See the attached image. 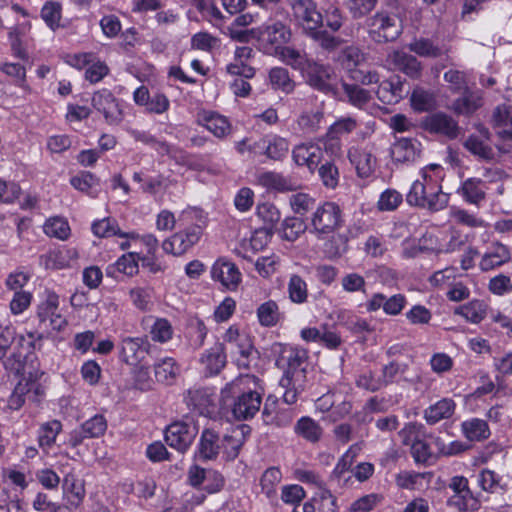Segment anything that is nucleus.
Wrapping results in <instances>:
<instances>
[{"instance_id":"obj_1","label":"nucleus","mask_w":512,"mask_h":512,"mask_svg":"<svg viewBox=\"0 0 512 512\" xmlns=\"http://www.w3.org/2000/svg\"><path fill=\"white\" fill-rule=\"evenodd\" d=\"M263 388L254 375H240L221 390L223 405L230 406L237 420L252 419L260 410Z\"/></svg>"},{"instance_id":"obj_2","label":"nucleus","mask_w":512,"mask_h":512,"mask_svg":"<svg viewBox=\"0 0 512 512\" xmlns=\"http://www.w3.org/2000/svg\"><path fill=\"white\" fill-rule=\"evenodd\" d=\"M179 221L182 224L191 225L185 230L173 234L162 244V248L166 253L175 256L184 254L199 242L203 234L205 215L203 210L196 207H189L181 211Z\"/></svg>"},{"instance_id":"obj_3","label":"nucleus","mask_w":512,"mask_h":512,"mask_svg":"<svg viewBox=\"0 0 512 512\" xmlns=\"http://www.w3.org/2000/svg\"><path fill=\"white\" fill-rule=\"evenodd\" d=\"M59 297L56 293L50 292L47 294L46 300L38 306L37 317L39 319V329L42 332H28L29 347L35 349L37 341L44 337L45 332L61 331L66 325L67 321L58 312Z\"/></svg>"},{"instance_id":"obj_4","label":"nucleus","mask_w":512,"mask_h":512,"mask_svg":"<svg viewBox=\"0 0 512 512\" xmlns=\"http://www.w3.org/2000/svg\"><path fill=\"white\" fill-rule=\"evenodd\" d=\"M370 38L378 44L395 41L402 33V25L395 14L379 11L366 20Z\"/></svg>"},{"instance_id":"obj_5","label":"nucleus","mask_w":512,"mask_h":512,"mask_svg":"<svg viewBox=\"0 0 512 512\" xmlns=\"http://www.w3.org/2000/svg\"><path fill=\"white\" fill-rule=\"evenodd\" d=\"M342 224V211L334 202H323L309 217V231L317 237L333 233Z\"/></svg>"},{"instance_id":"obj_6","label":"nucleus","mask_w":512,"mask_h":512,"mask_svg":"<svg viewBox=\"0 0 512 512\" xmlns=\"http://www.w3.org/2000/svg\"><path fill=\"white\" fill-rule=\"evenodd\" d=\"M291 38L290 27L281 21H269L258 27L257 42L260 50L267 55L277 54Z\"/></svg>"},{"instance_id":"obj_7","label":"nucleus","mask_w":512,"mask_h":512,"mask_svg":"<svg viewBox=\"0 0 512 512\" xmlns=\"http://www.w3.org/2000/svg\"><path fill=\"white\" fill-rule=\"evenodd\" d=\"M406 201L410 206L437 212L448 206L449 195L442 189L430 190L428 186L420 184V182H413L406 195Z\"/></svg>"},{"instance_id":"obj_8","label":"nucleus","mask_w":512,"mask_h":512,"mask_svg":"<svg viewBox=\"0 0 512 512\" xmlns=\"http://www.w3.org/2000/svg\"><path fill=\"white\" fill-rule=\"evenodd\" d=\"M306 357L304 349L280 345L276 366L283 370L282 377L294 379L296 382L306 381L305 369L302 368Z\"/></svg>"},{"instance_id":"obj_9","label":"nucleus","mask_w":512,"mask_h":512,"mask_svg":"<svg viewBox=\"0 0 512 512\" xmlns=\"http://www.w3.org/2000/svg\"><path fill=\"white\" fill-rule=\"evenodd\" d=\"M199 428L193 420L177 421L170 424L165 431L166 443L184 453L193 443Z\"/></svg>"},{"instance_id":"obj_10","label":"nucleus","mask_w":512,"mask_h":512,"mask_svg":"<svg viewBox=\"0 0 512 512\" xmlns=\"http://www.w3.org/2000/svg\"><path fill=\"white\" fill-rule=\"evenodd\" d=\"M292 15L303 28L305 34H309L316 28H321L322 16L313 0H288Z\"/></svg>"},{"instance_id":"obj_11","label":"nucleus","mask_w":512,"mask_h":512,"mask_svg":"<svg viewBox=\"0 0 512 512\" xmlns=\"http://www.w3.org/2000/svg\"><path fill=\"white\" fill-rule=\"evenodd\" d=\"M150 346L144 337H124L119 344V358L128 365L136 366L146 358Z\"/></svg>"},{"instance_id":"obj_12","label":"nucleus","mask_w":512,"mask_h":512,"mask_svg":"<svg viewBox=\"0 0 512 512\" xmlns=\"http://www.w3.org/2000/svg\"><path fill=\"white\" fill-rule=\"evenodd\" d=\"M92 105L103 114L107 123L116 125L122 121V111L116 98L109 90L103 89L95 92L92 97Z\"/></svg>"},{"instance_id":"obj_13","label":"nucleus","mask_w":512,"mask_h":512,"mask_svg":"<svg viewBox=\"0 0 512 512\" xmlns=\"http://www.w3.org/2000/svg\"><path fill=\"white\" fill-rule=\"evenodd\" d=\"M323 158V149L312 141L297 144L292 149V159L298 166H306L314 172Z\"/></svg>"},{"instance_id":"obj_14","label":"nucleus","mask_w":512,"mask_h":512,"mask_svg":"<svg viewBox=\"0 0 512 512\" xmlns=\"http://www.w3.org/2000/svg\"><path fill=\"white\" fill-rule=\"evenodd\" d=\"M255 56L252 47L239 46L234 51V58L226 66V72L231 76H240L245 79H251L255 76L256 69L250 65V60Z\"/></svg>"},{"instance_id":"obj_15","label":"nucleus","mask_w":512,"mask_h":512,"mask_svg":"<svg viewBox=\"0 0 512 512\" xmlns=\"http://www.w3.org/2000/svg\"><path fill=\"white\" fill-rule=\"evenodd\" d=\"M421 152V143L413 138H399L390 148V155L393 162L400 164L415 162L420 157Z\"/></svg>"},{"instance_id":"obj_16","label":"nucleus","mask_w":512,"mask_h":512,"mask_svg":"<svg viewBox=\"0 0 512 512\" xmlns=\"http://www.w3.org/2000/svg\"><path fill=\"white\" fill-rule=\"evenodd\" d=\"M303 70L306 81L311 87L325 93L333 90L330 83L333 70L330 66L316 62H307Z\"/></svg>"},{"instance_id":"obj_17","label":"nucleus","mask_w":512,"mask_h":512,"mask_svg":"<svg viewBox=\"0 0 512 512\" xmlns=\"http://www.w3.org/2000/svg\"><path fill=\"white\" fill-rule=\"evenodd\" d=\"M211 277L229 290H235L241 282V273L237 266L223 258L213 264Z\"/></svg>"},{"instance_id":"obj_18","label":"nucleus","mask_w":512,"mask_h":512,"mask_svg":"<svg viewBox=\"0 0 512 512\" xmlns=\"http://www.w3.org/2000/svg\"><path fill=\"white\" fill-rule=\"evenodd\" d=\"M227 357L222 343H215L205 350L199 359L202 370L206 376L218 375L225 367Z\"/></svg>"},{"instance_id":"obj_19","label":"nucleus","mask_w":512,"mask_h":512,"mask_svg":"<svg viewBox=\"0 0 512 512\" xmlns=\"http://www.w3.org/2000/svg\"><path fill=\"white\" fill-rule=\"evenodd\" d=\"M248 434V426L240 425L232 428L223 436L221 440V450L227 461H232L238 457L240 449L245 443Z\"/></svg>"},{"instance_id":"obj_20","label":"nucleus","mask_w":512,"mask_h":512,"mask_svg":"<svg viewBox=\"0 0 512 512\" xmlns=\"http://www.w3.org/2000/svg\"><path fill=\"white\" fill-rule=\"evenodd\" d=\"M63 496L67 501V507L77 509L81 506L85 495L84 480L77 478L74 474L68 473L63 478Z\"/></svg>"},{"instance_id":"obj_21","label":"nucleus","mask_w":512,"mask_h":512,"mask_svg":"<svg viewBox=\"0 0 512 512\" xmlns=\"http://www.w3.org/2000/svg\"><path fill=\"white\" fill-rule=\"evenodd\" d=\"M511 260L510 250L500 242H493L483 254L479 268L484 271H490L498 268Z\"/></svg>"},{"instance_id":"obj_22","label":"nucleus","mask_w":512,"mask_h":512,"mask_svg":"<svg viewBox=\"0 0 512 512\" xmlns=\"http://www.w3.org/2000/svg\"><path fill=\"white\" fill-rule=\"evenodd\" d=\"M425 126L428 131L441 134L449 139L457 138L460 133L458 123L445 113H435L429 116Z\"/></svg>"},{"instance_id":"obj_23","label":"nucleus","mask_w":512,"mask_h":512,"mask_svg":"<svg viewBox=\"0 0 512 512\" xmlns=\"http://www.w3.org/2000/svg\"><path fill=\"white\" fill-rule=\"evenodd\" d=\"M387 61L399 71H402L410 78H418L421 75V63L416 57L404 52L395 50L388 55Z\"/></svg>"},{"instance_id":"obj_24","label":"nucleus","mask_w":512,"mask_h":512,"mask_svg":"<svg viewBox=\"0 0 512 512\" xmlns=\"http://www.w3.org/2000/svg\"><path fill=\"white\" fill-rule=\"evenodd\" d=\"M457 193L467 203L479 206L486 198V185L480 178H468L462 182Z\"/></svg>"},{"instance_id":"obj_25","label":"nucleus","mask_w":512,"mask_h":512,"mask_svg":"<svg viewBox=\"0 0 512 512\" xmlns=\"http://www.w3.org/2000/svg\"><path fill=\"white\" fill-rule=\"evenodd\" d=\"M350 162L355 166L357 174L361 178L369 177L376 165V158L365 149L351 147L347 154Z\"/></svg>"},{"instance_id":"obj_26","label":"nucleus","mask_w":512,"mask_h":512,"mask_svg":"<svg viewBox=\"0 0 512 512\" xmlns=\"http://www.w3.org/2000/svg\"><path fill=\"white\" fill-rule=\"evenodd\" d=\"M221 440L219 434L214 429H204L198 445L200 458L203 460L216 459L221 451Z\"/></svg>"},{"instance_id":"obj_27","label":"nucleus","mask_w":512,"mask_h":512,"mask_svg":"<svg viewBox=\"0 0 512 512\" xmlns=\"http://www.w3.org/2000/svg\"><path fill=\"white\" fill-rule=\"evenodd\" d=\"M493 126L498 129L497 134L503 138L512 140V106L502 104L497 106L492 115Z\"/></svg>"},{"instance_id":"obj_28","label":"nucleus","mask_w":512,"mask_h":512,"mask_svg":"<svg viewBox=\"0 0 512 512\" xmlns=\"http://www.w3.org/2000/svg\"><path fill=\"white\" fill-rule=\"evenodd\" d=\"M456 404L451 398H443L430 405L424 411V419L430 425H434L441 420L450 418L455 412Z\"/></svg>"},{"instance_id":"obj_29","label":"nucleus","mask_w":512,"mask_h":512,"mask_svg":"<svg viewBox=\"0 0 512 512\" xmlns=\"http://www.w3.org/2000/svg\"><path fill=\"white\" fill-rule=\"evenodd\" d=\"M257 183L264 188L273 189L278 192L294 191L296 189L294 181L273 171L258 174Z\"/></svg>"},{"instance_id":"obj_30","label":"nucleus","mask_w":512,"mask_h":512,"mask_svg":"<svg viewBox=\"0 0 512 512\" xmlns=\"http://www.w3.org/2000/svg\"><path fill=\"white\" fill-rule=\"evenodd\" d=\"M483 105V97L480 91H471L470 89L462 93L452 105L455 113L461 115H471Z\"/></svg>"},{"instance_id":"obj_31","label":"nucleus","mask_w":512,"mask_h":512,"mask_svg":"<svg viewBox=\"0 0 512 512\" xmlns=\"http://www.w3.org/2000/svg\"><path fill=\"white\" fill-rule=\"evenodd\" d=\"M75 252L69 249H55L40 256V264L46 269L60 270L70 266Z\"/></svg>"},{"instance_id":"obj_32","label":"nucleus","mask_w":512,"mask_h":512,"mask_svg":"<svg viewBox=\"0 0 512 512\" xmlns=\"http://www.w3.org/2000/svg\"><path fill=\"white\" fill-rule=\"evenodd\" d=\"M259 143L265 148V155L272 160H282L289 151V141L278 135L266 136Z\"/></svg>"},{"instance_id":"obj_33","label":"nucleus","mask_w":512,"mask_h":512,"mask_svg":"<svg viewBox=\"0 0 512 512\" xmlns=\"http://www.w3.org/2000/svg\"><path fill=\"white\" fill-rule=\"evenodd\" d=\"M294 432L310 443H317L323 435V428L308 416L301 417L294 426Z\"/></svg>"},{"instance_id":"obj_34","label":"nucleus","mask_w":512,"mask_h":512,"mask_svg":"<svg viewBox=\"0 0 512 512\" xmlns=\"http://www.w3.org/2000/svg\"><path fill=\"white\" fill-rule=\"evenodd\" d=\"M323 119L324 112L322 110H305L297 117L296 124L302 133L310 135L320 130Z\"/></svg>"},{"instance_id":"obj_35","label":"nucleus","mask_w":512,"mask_h":512,"mask_svg":"<svg viewBox=\"0 0 512 512\" xmlns=\"http://www.w3.org/2000/svg\"><path fill=\"white\" fill-rule=\"evenodd\" d=\"M200 123L218 138L226 137L231 131L228 119L215 112H204Z\"/></svg>"},{"instance_id":"obj_36","label":"nucleus","mask_w":512,"mask_h":512,"mask_svg":"<svg viewBox=\"0 0 512 512\" xmlns=\"http://www.w3.org/2000/svg\"><path fill=\"white\" fill-rule=\"evenodd\" d=\"M140 256L137 253H127L122 255L113 265H109L106 269L108 276L116 277L115 272L122 273L126 276H133L138 273V261Z\"/></svg>"},{"instance_id":"obj_37","label":"nucleus","mask_w":512,"mask_h":512,"mask_svg":"<svg viewBox=\"0 0 512 512\" xmlns=\"http://www.w3.org/2000/svg\"><path fill=\"white\" fill-rule=\"evenodd\" d=\"M461 429L464 436L470 441H483L490 436V429L487 422L478 418H472L462 422Z\"/></svg>"},{"instance_id":"obj_38","label":"nucleus","mask_w":512,"mask_h":512,"mask_svg":"<svg viewBox=\"0 0 512 512\" xmlns=\"http://www.w3.org/2000/svg\"><path fill=\"white\" fill-rule=\"evenodd\" d=\"M257 318L261 326L274 327L282 319V313L278 304L273 300H268L257 308Z\"/></svg>"},{"instance_id":"obj_39","label":"nucleus","mask_w":512,"mask_h":512,"mask_svg":"<svg viewBox=\"0 0 512 512\" xmlns=\"http://www.w3.org/2000/svg\"><path fill=\"white\" fill-rule=\"evenodd\" d=\"M224 341L236 348L237 353L248 357L251 353L252 344L247 335L241 334L236 326H230L224 334Z\"/></svg>"},{"instance_id":"obj_40","label":"nucleus","mask_w":512,"mask_h":512,"mask_svg":"<svg viewBox=\"0 0 512 512\" xmlns=\"http://www.w3.org/2000/svg\"><path fill=\"white\" fill-rule=\"evenodd\" d=\"M62 431V424L58 420L43 423L38 431V444L43 450L50 449Z\"/></svg>"},{"instance_id":"obj_41","label":"nucleus","mask_w":512,"mask_h":512,"mask_svg":"<svg viewBox=\"0 0 512 512\" xmlns=\"http://www.w3.org/2000/svg\"><path fill=\"white\" fill-rule=\"evenodd\" d=\"M92 231L97 237L120 236L132 239L136 237L134 233H122L118 223L112 218L95 221L92 224Z\"/></svg>"},{"instance_id":"obj_42","label":"nucleus","mask_w":512,"mask_h":512,"mask_svg":"<svg viewBox=\"0 0 512 512\" xmlns=\"http://www.w3.org/2000/svg\"><path fill=\"white\" fill-rule=\"evenodd\" d=\"M322 21L321 28L326 27L331 32H338L346 21L343 11L335 4H330L321 12Z\"/></svg>"},{"instance_id":"obj_43","label":"nucleus","mask_w":512,"mask_h":512,"mask_svg":"<svg viewBox=\"0 0 512 512\" xmlns=\"http://www.w3.org/2000/svg\"><path fill=\"white\" fill-rule=\"evenodd\" d=\"M431 445L436 449V455L442 457H450L464 452L468 446L462 441L455 440L450 443L445 441L440 436L430 435Z\"/></svg>"},{"instance_id":"obj_44","label":"nucleus","mask_w":512,"mask_h":512,"mask_svg":"<svg viewBox=\"0 0 512 512\" xmlns=\"http://www.w3.org/2000/svg\"><path fill=\"white\" fill-rule=\"evenodd\" d=\"M378 99L384 104H394L402 98V85L392 80H384L376 91Z\"/></svg>"},{"instance_id":"obj_45","label":"nucleus","mask_w":512,"mask_h":512,"mask_svg":"<svg viewBox=\"0 0 512 512\" xmlns=\"http://www.w3.org/2000/svg\"><path fill=\"white\" fill-rule=\"evenodd\" d=\"M312 40H314L322 49L333 52L343 44V39L339 36L331 34L326 29L316 28L309 34H307Z\"/></svg>"},{"instance_id":"obj_46","label":"nucleus","mask_w":512,"mask_h":512,"mask_svg":"<svg viewBox=\"0 0 512 512\" xmlns=\"http://www.w3.org/2000/svg\"><path fill=\"white\" fill-rule=\"evenodd\" d=\"M430 473H420L415 471H401L395 477L397 486L401 489L415 490L419 489L424 480H429Z\"/></svg>"},{"instance_id":"obj_47","label":"nucleus","mask_w":512,"mask_h":512,"mask_svg":"<svg viewBox=\"0 0 512 512\" xmlns=\"http://www.w3.org/2000/svg\"><path fill=\"white\" fill-rule=\"evenodd\" d=\"M155 377L159 382L171 384L179 373V366L171 357H166L155 364Z\"/></svg>"},{"instance_id":"obj_48","label":"nucleus","mask_w":512,"mask_h":512,"mask_svg":"<svg viewBox=\"0 0 512 512\" xmlns=\"http://www.w3.org/2000/svg\"><path fill=\"white\" fill-rule=\"evenodd\" d=\"M185 402L188 406L198 410L201 414L208 412V408L212 405L210 395L203 388L189 389L185 397Z\"/></svg>"},{"instance_id":"obj_49","label":"nucleus","mask_w":512,"mask_h":512,"mask_svg":"<svg viewBox=\"0 0 512 512\" xmlns=\"http://www.w3.org/2000/svg\"><path fill=\"white\" fill-rule=\"evenodd\" d=\"M421 179H417L414 182H420L425 186H428L430 190L442 189L440 180L443 178V168L439 164H430L421 169Z\"/></svg>"},{"instance_id":"obj_50","label":"nucleus","mask_w":512,"mask_h":512,"mask_svg":"<svg viewBox=\"0 0 512 512\" xmlns=\"http://www.w3.org/2000/svg\"><path fill=\"white\" fill-rule=\"evenodd\" d=\"M359 126V121L353 116H344L338 118L329 127L328 131L342 140L352 134Z\"/></svg>"},{"instance_id":"obj_51","label":"nucleus","mask_w":512,"mask_h":512,"mask_svg":"<svg viewBox=\"0 0 512 512\" xmlns=\"http://www.w3.org/2000/svg\"><path fill=\"white\" fill-rule=\"evenodd\" d=\"M174 328L166 318H156L150 328L151 339L154 342L166 343L172 339Z\"/></svg>"},{"instance_id":"obj_52","label":"nucleus","mask_w":512,"mask_h":512,"mask_svg":"<svg viewBox=\"0 0 512 512\" xmlns=\"http://www.w3.org/2000/svg\"><path fill=\"white\" fill-rule=\"evenodd\" d=\"M70 231L67 220L62 217L50 218L44 224L45 234L60 240H66L70 235Z\"/></svg>"},{"instance_id":"obj_53","label":"nucleus","mask_w":512,"mask_h":512,"mask_svg":"<svg viewBox=\"0 0 512 512\" xmlns=\"http://www.w3.org/2000/svg\"><path fill=\"white\" fill-rule=\"evenodd\" d=\"M450 216L457 224L467 226L469 228H484L487 226L486 222L482 218H479L477 215L462 208L452 207L450 210Z\"/></svg>"},{"instance_id":"obj_54","label":"nucleus","mask_w":512,"mask_h":512,"mask_svg":"<svg viewBox=\"0 0 512 512\" xmlns=\"http://www.w3.org/2000/svg\"><path fill=\"white\" fill-rule=\"evenodd\" d=\"M456 314H459L466 320L477 324L485 318L486 310L482 301L473 300L465 305L460 306L456 310Z\"/></svg>"},{"instance_id":"obj_55","label":"nucleus","mask_w":512,"mask_h":512,"mask_svg":"<svg viewBox=\"0 0 512 512\" xmlns=\"http://www.w3.org/2000/svg\"><path fill=\"white\" fill-rule=\"evenodd\" d=\"M288 294L293 303L301 304L306 302L308 289L302 277L297 274L291 275L288 282Z\"/></svg>"},{"instance_id":"obj_56","label":"nucleus","mask_w":512,"mask_h":512,"mask_svg":"<svg viewBox=\"0 0 512 512\" xmlns=\"http://www.w3.org/2000/svg\"><path fill=\"white\" fill-rule=\"evenodd\" d=\"M342 88L348 98V102L355 107L361 108L370 101L369 91L356 84L344 82Z\"/></svg>"},{"instance_id":"obj_57","label":"nucleus","mask_w":512,"mask_h":512,"mask_svg":"<svg viewBox=\"0 0 512 512\" xmlns=\"http://www.w3.org/2000/svg\"><path fill=\"white\" fill-rule=\"evenodd\" d=\"M306 381L296 382L294 379L288 377H282L280 379V386L285 389L283 393V401L292 405L295 404L298 400V396L304 391Z\"/></svg>"},{"instance_id":"obj_58","label":"nucleus","mask_w":512,"mask_h":512,"mask_svg":"<svg viewBox=\"0 0 512 512\" xmlns=\"http://www.w3.org/2000/svg\"><path fill=\"white\" fill-rule=\"evenodd\" d=\"M269 79L275 89H280L286 93H290L294 90L295 84L285 68H272L269 72Z\"/></svg>"},{"instance_id":"obj_59","label":"nucleus","mask_w":512,"mask_h":512,"mask_svg":"<svg viewBox=\"0 0 512 512\" xmlns=\"http://www.w3.org/2000/svg\"><path fill=\"white\" fill-rule=\"evenodd\" d=\"M282 479V473L277 467H270L266 469L261 477L260 484L262 492L268 498H271L276 493V487Z\"/></svg>"},{"instance_id":"obj_60","label":"nucleus","mask_w":512,"mask_h":512,"mask_svg":"<svg viewBox=\"0 0 512 512\" xmlns=\"http://www.w3.org/2000/svg\"><path fill=\"white\" fill-rule=\"evenodd\" d=\"M408 49L421 57L437 58L442 55L441 48L425 38L414 40L408 45Z\"/></svg>"},{"instance_id":"obj_61","label":"nucleus","mask_w":512,"mask_h":512,"mask_svg":"<svg viewBox=\"0 0 512 512\" xmlns=\"http://www.w3.org/2000/svg\"><path fill=\"white\" fill-rule=\"evenodd\" d=\"M272 56H277L287 65H290L291 67L295 69H304L305 65L307 64V61L298 50L289 47V46H282L278 51L277 54H273Z\"/></svg>"},{"instance_id":"obj_62","label":"nucleus","mask_w":512,"mask_h":512,"mask_svg":"<svg viewBox=\"0 0 512 512\" xmlns=\"http://www.w3.org/2000/svg\"><path fill=\"white\" fill-rule=\"evenodd\" d=\"M257 217L263 221L264 228L270 230L280 220V213L272 203L258 204L256 208Z\"/></svg>"},{"instance_id":"obj_63","label":"nucleus","mask_w":512,"mask_h":512,"mask_svg":"<svg viewBox=\"0 0 512 512\" xmlns=\"http://www.w3.org/2000/svg\"><path fill=\"white\" fill-rule=\"evenodd\" d=\"M501 480V477L491 470H483L478 478L481 488L490 493H499L504 490Z\"/></svg>"},{"instance_id":"obj_64","label":"nucleus","mask_w":512,"mask_h":512,"mask_svg":"<svg viewBox=\"0 0 512 512\" xmlns=\"http://www.w3.org/2000/svg\"><path fill=\"white\" fill-rule=\"evenodd\" d=\"M319 512H338L337 499L327 488L319 490L314 496Z\"/></svg>"}]
</instances>
